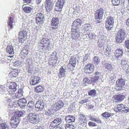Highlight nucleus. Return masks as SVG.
<instances>
[{
	"label": "nucleus",
	"mask_w": 129,
	"mask_h": 129,
	"mask_svg": "<svg viewBox=\"0 0 129 129\" xmlns=\"http://www.w3.org/2000/svg\"><path fill=\"white\" fill-rule=\"evenodd\" d=\"M32 0H23V1L25 3L29 4L30 3Z\"/></svg>",
	"instance_id": "338daca9"
},
{
	"label": "nucleus",
	"mask_w": 129,
	"mask_h": 129,
	"mask_svg": "<svg viewBox=\"0 0 129 129\" xmlns=\"http://www.w3.org/2000/svg\"><path fill=\"white\" fill-rule=\"evenodd\" d=\"M65 119L67 123L70 124L75 121V118L73 116L68 115L66 117Z\"/></svg>",
	"instance_id": "a878e982"
},
{
	"label": "nucleus",
	"mask_w": 129,
	"mask_h": 129,
	"mask_svg": "<svg viewBox=\"0 0 129 129\" xmlns=\"http://www.w3.org/2000/svg\"><path fill=\"white\" fill-rule=\"evenodd\" d=\"M117 108L119 111L122 112L126 113L127 112H129V108L122 104L118 105Z\"/></svg>",
	"instance_id": "dca6fc26"
},
{
	"label": "nucleus",
	"mask_w": 129,
	"mask_h": 129,
	"mask_svg": "<svg viewBox=\"0 0 129 129\" xmlns=\"http://www.w3.org/2000/svg\"><path fill=\"white\" fill-rule=\"evenodd\" d=\"M115 76L114 74H112L110 75V78L111 80H114L115 79Z\"/></svg>",
	"instance_id": "bf43d9fd"
},
{
	"label": "nucleus",
	"mask_w": 129,
	"mask_h": 129,
	"mask_svg": "<svg viewBox=\"0 0 129 129\" xmlns=\"http://www.w3.org/2000/svg\"><path fill=\"white\" fill-rule=\"evenodd\" d=\"M88 125L90 126H95L96 125V124L95 123L91 122H89Z\"/></svg>",
	"instance_id": "052dcab7"
},
{
	"label": "nucleus",
	"mask_w": 129,
	"mask_h": 129,
	"mask_svg": "<svg viewBox=\"0 0 129 129\" xmlns=\"http://www.w3.org/2000/svg\"><path fill=\"white\" fill-rule=\"evenodd\" d=\"M125 45L126 48L129 49V40H127L125 41Z\"/></svg>",
	"instance_id": "5fc2aeb1"
},
{
	"label": "nucleus",
	"mask_w": 129,
	"mask_h": 129,
	"mask_svg": "<svg viewBox=\"0 0 129 129\" xmlns=\"http://www.w3.org/2000/svg\"><path fill=\"white\" fill-rule=\"evenodd\" d=\"M26 33H19V37L21 36L22 38L26 39Z\"/></svg>",
	"instance_id": "09e8293b"
},
{
	"label": "nucleus",
	"mask_w": 129,
	"mask_h": 129,
	"mask_svg": "<svg viewBox=\"0 0 129 129\" xmlns=\"http://www.w3.org/2000/svg\"><path fill=\"white\" fill-rule=\"evenodd\" d=\"M28 72L29 73H32L33 72V69L32 67V66L31 65L29 64L28 65Z\"/></svg>",
	"instance_id": "8fccbe9b"
},
{
	"label": "nucleus",
	"mask_w": 129,
	"mask_h": 129,
	"mask_svg": "<svg viewBox=\"0 0 129 129\" xmlns=\"http://www.w3.org/2000/svg\"><path fill=\"white\" fill-rule=\"evenodd\" d=\"M92 62L97 67L98 66V64L99 63L100 61V59L96 56H94L93 58Z\"/></svg>",
	"instance_id": "f704fd0d"
},
{
	"label": "nucleus",
	"mask_w": 129,
	"mask_h": 129,
	"mask_svg": "<svg viewBox=\"0 0 129 129\" xmlns=\"http://www.w3.org/2000/svg\"><path fill=\"white\" fill-rule=\"evenodd\" d=\"M88 94L94 97L97 96L98 94L96 92V90L94 89H92L89 91L88 92Z\"/></svg>",
	"instance_id": "c9c22d12"
},
{
	"label": "nucleus",
	"mask_w": 129,
	"mask_h": 129,
	"mask_svg": "<svg viewBox=\"0 0 129 129\" xmlns=\"http://www.w3.org/2000/svg\"><path fill=\"white\" fill-rule=\"evenodd\" d=\"M0 129H9V126L6 124L2 123L0 125Z\"/></svg>",
	"instance_id": "a18cd8bd"
},
{
	"label": "nucleus",
	"mask_w": 129,
	"mask_h": 129,
	"mask_svg": "<svg viewBox=\"0 0 129 129\" xmlns=\"http://www.w3.org/2000/svg\"><path fill=\"white\" fill-rule=\"evenodd\" d=\"M14 19L13 18L10 16L8 18V19L7 23L8 26V27H10V29H12L13 27L14 23Z\"/></svg>",
	"instance_id": "393cba45"
},
{
	"label": "nucleus",
	"mask_w": 129,
	"mask_h": 129,
	"mask_svg": "<svg viewBox=\"0 0 129 129\" xmlns=\"http://www.w3.org/2000/svg\"><path fill=\"white\" fill-rule=\"evenodd\" d=\"M72 39H76L78 38V37L77 35L74 33L72 34Z\"/></svg>",
	"instance_id": "680f3d73"
},
{
	"label": "nucleus",
	"mask_w": 129,
	"mask_h": 129,
	"mask_svg": "<svg viewBox=\"0 0 129 129\" xmlns=\"http://www.w3.org/2000/svg\"><path fill=\"white\" fill-rule=\"evenodd\" d=\"M65 69L63 67H61L59 69V73L58 75L59 78H61L64 77L65 75Z\"/></svg>",
	"instance_id": "b1692460"
},
{
	"label": "nucleus",
	"mask_w": 129,
	"mask_h": 129,
	"mask_svg": "<svg viewBox=\"0 0 129 129\" xmlns=\"http://www.w3.org/2000/svg\"><path fill=\"white\" fill-rule=\"evenodd\" d=\"M89 102L87 101L86 100H82L81 101V104H84V105H87V104H89Z\"/></svg>",
	"instance_id": "13d9d810"
},
{
	"label": "nucleus",
	"mask_w": 129,
	"mask_h": 129,
	"mask_svg": "<svg viewBox=\"0 0 129 129\" xmlns=\"http://www.w3.org/2000/svg\"><path fill=\"white\" fill-rule=\"evenodd\" d=\"M125 96L123 94H118L116 98V100L119 101H121L124 98Z\"/></svg>",
	"instance_id": "58836bf2"
},
{
	"label": "nucleus",
	"mask_w": 129,
	"mask_h": 129,
	"mask_svg": "<svg viewBox=\"0 0 129 129\" xmlns=\"http://www.w3.org/2000/svg\"><path fill=\"white\" fill-rule=\"evenodd\" d=\"M111 50L110 48L109 47H106L104 48V54L106 56H108L110 54L109 52Z\"/></svg>",
	"instance_id": "e433bc0d"
},
{
	"label": "nucleus",
	"mask_w": 129,
	"mask_h": 129,
	"mask_svg": "<svg viewBox=\"0 0 129 129\" xmlns=\"http://www.w3.org/2000/svg\"><path fill=\"white\" fill-rule=\"evenodd\" d=\"M59 23L58 19L56 17H53L51 21V25L54 28H57Z\"/></svg>",
	"instance_id": "aec40b11"
},
{
	"label": "nucleus",
	"mask_w": 129,
	"mask_h": 129,
	"mask_svg": "<svg viewBox=\"0 0 129 129\" xmlns=\"http://www.w3.org/2000/svg\"><path fill=\"white\" fill-rule=\"evenodd\" d=\"M76 58L75 56H71L68 64V67L70 66L69 68H73L75 67L76 64Z\"/></svg>",
	"instance_id": "f8f14e48"
},
{
	"label": "nucleus",
	"mask_w": 129,
	"mask_h": 129,
	"mask_svg": "<svg viewBox=\"0 0 129 129\" xmlns=\"http://www.w3.org/2000/svg\"><path fill=\"white\" fill-rule=\"evenodd\" d=\"M125 37V33H118L117 35L116 36V41L118 43H121Z\"/></svg>",
	"instance_id": "4468645a"
},
{
	"label": "nucleus",
	"mask_w": 129,
	"mask_h": 129,
	"mask_svg": "<svg viewBox=\"0 0 129 129\" xmlns=\"http://www.w3.org/2000/svg\"><path fill=\"white\" fill-rule=\"evenodd\" d=\"M113 114L111 113L106 112L104 113H102L101 114V116L107 119L113 116Z\"/></svg>",
	"instance_id": "72a5a7b5"
},
{
	"label": "nucleus",
	"mask_w": 129,
	"mask_h": 129,
	"mask_svg": "<svg viewBox=\"0 0 129 129\" xmlns=\"http://www.w3.org/2000/svg\"><path fill=\"white\" fill-rule=\"evenodd\" d=\"M50 44V40L48 38H44L40 41L39 46L41 47L42 52L46 53L49 50Z\"/></svg>",
	"instance_id": "f257e3e1"
},
{
	"label": "nucleus",
	"mask_w": 129,
	"mask_h": 129,
	"mask_svg": "<svg viewBox=\"0 0 129 129\" xmlns=\"http://www.w3.org/2000/svg\"><path fill=\"white\" fill-rule=\"evenodd\" d=\"M90 25L89 24H84V25H82V30H84L85 29V28L89 26V25Z\"/></svg>",
	"instance_id": "4d7b16f0"
},
{
	"label": "nucleus",
	"mask_w": 129,
	"mask_h": 129,
	"mask_svg": "<svg viewBox=\"0 0 129 129\" xmlns=\"http://www.w3.org/2000/svg\"><path fill=\"white\" fill-rule=\"evenodd\" d=\"M27 118L30 123L34 124L38 123L40 120V117L38 115L32 113L29 114L27 116Z\"/></svg>",
	"instance_id": "f03ea898"
},
{
	"label": "nucleus",
	"mask_w": 129,
	"mask_h": 129,
	"mask_svg": "<svg viewBox=\"0 0 129 129\" xmlns=\"http://www.w3.org/2000/svg\"><path fill=\"white\" fill-rule=\"evenodd\" d=\"M64 105L63 102L61 100H59L55 103V110H57L60 109L63 107Z\"/></svg>",
	"instance_id": "412c9836"
},
{
	"label": "nucleus",
	"mask_w": 129,
	"mask_h": 129,
	"mask_svg": "<svg viewBox=\"0 0 129 129\" xmlns=\"http://www.w3.org/2000/svg\"><path fill=\"white\" fill-rule=\"evenodd\" d=\"M86 120L85 116L82 115H81V125L83 126L82 128H86Z\"/></svg>",
	"instance_id": "bb28decb"
},
{
	"label": "nucleus",
	"mask_w": 129,
	"mask_h": 129,
	"mask_svg": "<svg viewBox=\"0 0 129 129\" xmlns=\"http://www.w3.org/2000/svg\"><path fill=\"white\" fill-rule=\"evenodd\" d=\"M44 107V103L42 101H39L37 102L35 106L36 110L38 111L42 110Z\"/></svg>",
	"instance_id": "a211bd4d"
},
{
	"label": "nucleus",
	"mask_w": 129,
	"mask_h": 129,
	"mask_svg": "<svg viewBox=\"0 0 129 129\" xmlns=\"http://www.w3.org/2000/svg\"><path fill=\"white\" fill-rule=\"evenodd\" d=\"M91 29V27L90 25H89L88 27H87L85 28V29L84 30H82V32H86L87 31H88V32L90 31Z\"/></svg>",
	"instance_id": "603ef678"
},
{
	"label": "nucleus",
	"mask_w": 129,
	"mask_h": 129,
	"mask_svg": "<svg viewBox=\"0 0 129 129\" xmlns=\"http://www.w3.org/2000/svg\"><path fill=\"white\" fill-rule=\"evenodd\" d=\"M91 79L90 80L89 78H85L83 79V84L84 86H86L87 84L89 83L90 80H91Z\"/></svg>",
	"instance_id": "c03bdc74"
},
{
	"label": "nucleus",
	"mask_w": 129,
	"mask_h": 129,
	"mask_svg": "<svg viewBox=\"0 0 129 129\" xmlns=\"http://www.w3.org/2000/svg\"><path fill=\"white\" fill-rule=\"evenodd\" d=\"M116 84L117 89L118 90H121L124 87L125 85L124 80L122 79H118L116 81Z\"/></svg>",
	"instance_id": "9d476101"
},
{
	"label": "nucleus",
	"mask_w": 129,
	"mask_h": 129,
	"mask_svg": "<svg viewBox=\"0 0 129 129\" xmlns=\"http://www.w3.org/2000/svg\"><path fill=\"white\" fill-rule=\"evenodd\" d=\"M88 36L89 38L91 39H92L93 38L95 37L92 33H89V34H88Z\"/></svg>",
	"instance_id": "e2e57ef3"
},
{
	"label": "nucleus",
	"mask_w": 129,
	"mask_h": 129,
	"mask_svg": "<svg viewBox=\"0 0 129 129\" xmlns=\"http://www.w3.org/2000/svg\"><path fill=\"white\" fill-rule=\"evenodd\" d=\"M80 23L81 20L80 19H77L74 21L72 24L71 32H77V30L80 26Z\"/></svg>",
	"instance_id": "20e7f679"
},
{
	"label": "nucleus",
	"mask_w": 129,
	"mask_h": 129,
	"mask_svg": "<svg viewBox=\"0 0 129 129\" xmlns=\"http://www.w3.org/2000/svg\"><path fill=\"white\" fill-rule=\"evenodd\" d=\"M127 61L126 60H123L121 61V67L124 70H125L127 67Z\"/></svg>",
	"instance_id": "c85d7f7f"
},
{
	"label": "nucleus",
	"mask_w": 129,
	"mask_h": 129,
	"mask_svg": "<svg viewBox=\"0 0 129 129\" xmlns=\"http://www.w3.org/2000/svg\"><path fill=\"white\" fill-rule=\"evenodd\" d=\"M57 59L49 58L48 61L49 64L52 67L56 66Z\"/></svg>",
	"instance_id": "7c9ffc66"
},
{
	"label": "nucleus",
	"mask_w": 129,
	"mask_h": 129,
	"mask_svg": "<svg viewBox=\"0 0 129 129\" xmlns=\"http://www.w3.org/2000/svg\"><path fill=\"white\" fill-rule=\"evenodd\" d=\"M112 2L114 5H118L120 3V0H112Z\"/></svg>",
	"instance_id": "3c124183"
},
{
	"label": "nucleus",
	"mask_w": 129,
	"mask_h": 129,
	"mask_svg": "<svg viewBox=\"0 0 129 129\" xmlns=\"http://www.w3.org/2000/svg\"><path fill=\"white\" fill-rule=\"evenodd\" d=\"M23 92L22 89H19L17 92L15 94L16 97L19 98L22 96Z\"/></svg>",
	"instance_id": "4c0bfd02"
},
{
	"label": "nucleus",
	"mask_w": 129,
	"mask_h": 129,
	"mask_svg": "<svg viewBox=\"0 0 129 129\" xmlns=\"http://www.w3.org/2000/svg\"><path fill=\"white\" fill-rule=\"evenodd\" d=\"M65 128L66 129H74L75 127L72 124H68L66 125Z\"/></svg>",
	"instance_id": "de8ad7c7"
},
{
	"label": "nucleus",
	"mask_w": 129,
	"mask_h": 129,
	"mask_svg": "<svg viewBox=\"0 0 129 129\" xmlns=\"http://www.w3.org/2000/svg\"><path fill=\"white\" fill-rule=\"evenodd\" d=\"M94 66L92 64H88L86 65L84 68V71L88 73H91L94 70Z\"/></svg>",
	"instance_id": "2eb2a0df"
},
{
	"label": "nucleus",
	"mask_w": 129,
	"mask_h": 129,
	"mask_svg": "<svg viewBox=\"0 0 129 129\" xmlns=\"http://www.w3.org/2000/svg\"><path fill=\"white\" fill-rule=\"evenodd\" d=\"M56 53L55 51L53 52L52 53L51 57L50 58L54 59H58L57 57L56 56Z\"/></svg>",
	"instance_id": "49530a36"
},
{
	"label": "nucleus",
	"mask_w": 129,
	"mask_h": 129,
	"mask_svg": "<svg viewBox=\"0 0 129 129\" xmlns=\"http://www.w3.org/2000/svg\"><path fill=\"white\" fill-rule=\"evenodd\" d=\"M27 101L24 98L20 99L18 102V104L22 108H23L26 105Z\"/></svg>",
	"instance_id": "5701e85b"
},
{
	"label": "nucleus",
	"mask_w": 129,
	"mask_h": 129,
	"mask_svg": "<svg viewBox=\"0 0 129 129\" xmlns=\"http://www.w3.org/2000/svg\"><path fill=\"white\" fill-rule=\"evenodd\" d=\"M99 78V77L98 76H94V78L91 79V81H93L94 82H96L98 81Z\"/></svg>",
	"instance_id": "6e6d98bb"
},
{
	"label": "nucleus",
	"mask_w": 129,
	"mask_h": 129,
	"mask_svg": "<svg viewBox=\"0 0 129 129\" xmlns=\"http://www.w3.org/2000/svg\"><path fill=\"white\" fill-rule=\"evenodd\" d=\"M27 106L30 109H33L35 106V104L33 101H31L28 102Z\"/></svg>",
	"instance_id": "a19ab883"
},
{
	"label": "nucleus",
	"mask_w": 129,
	"mask_h": 129,
	"mask_svg": "<svg viewBox=\"0 0 129 129\" xmlns=\"http://www.w3.org/2000/svg\"><path fill=\"white\" fill-rule=\"evenodd\" d=\"M18 39L19 42L20 43H23L26 39H25L22 38V37H21V36L19 37Z\"/></svg>",
	"instance_id": "864d4df0"
},
{
	"label": "nucleus",
	"mask_w": 129,
	"mask_h": 129,
	"mask_svg": "<svg viewBox=\"0 0 129 129\" xmlns=\"http://www.w3.org/2000/svg\"><path fill=\"white\" fill-rule=\"evenodd\" d=\"M105 40L102 38H99L98 42V46L99 47H102L104 43Z\"/></svg>",
	"instance_id": "79ce46f5"
},
{
	"label": "nucleus",
	"mask_w": 129,
	"mask_h": 129,
	"mask_svg": "<svg viewBox=\"0 0 129 129\" xmlns=\"http://www.w3.org/2000/svg\"><path fill=\"white\" fill-rule=\"evenodd\" d=\"M104 10L103 8H101L96 11V12L95 13V19H99V20H95L97 23L100 22V20L102 19L103 15L104 13Z\"/></svg>",
	"instance_id": "7ed1b4c3"
},
{
	"label": "nucleus",
	"mask_w": 129,
	"mask_h": 129,
	"mask_svg": "<svg viewBox=\"0 0 129 129\" xmlns=\"http://www.w3.org/2000/svg\"><path fill=\"white\" fill-rule=\"evenodd\" d=\"M17 85L14 82H11L7 89V91L10 94H12L15 93L16 90Z\"/></svg>",
	"instance_id": "39448f33"
},
{
	"label": "nucleus",
	"mask_w": 129,
	"mask_h": 129,
	"mask_svg": "<svg viewBox=\"0 0 129 129\" xmlns=\"http://www.w3.org/2000/svg\"><path fill=\"white\" fill-rule=\"evenodd\" d=\"M40 77L37 76H34L31 77L30 81L31 85H35L39 83L40 80Z\"/></svg>",
	"instance_id": "ddd939ff"
},
{
	"label": "nucleus",
	"mask_w": 129,
	"mask_h": 129,
	"mask_svg": "<svg viewBox=\"0 0 129 129\" xmlns=\"http://www.w3.org/2000/svg\"><path fill=\"white\" fill-rule=\"evenodd\" d=\"M101 75L100 73L98 72H96L95 74V76H98L99 77V76Z\"/></svg>",
	"instance_id": "774afa93"
},
{
	"label": "nucleus",
	"mask_w": 129,
	"mask_h": 129,
	"mask_svg": "<svg viewBox=\"0 0 129 129\" xmlns=\"http://www.w3.org/2000/svg\"><path fill=\"white\" fill-rule=\"evenodd\" d=\"M28 53V51L27 49H23L21 52V54L23 56V57H26Z\"/></svg>",
	"instance_id": "37998d69"
},
{
	"label": "nucleus",
	"mask_w": 129,
	"mask_h": 129,
	"mask_svg": "<svg viewBox=\"0 0 129 129\" xmlns=\"http://www.w3.org/2000/svg\"><path fill=\"white\" fill-rule=\"evenodd\" d=\"M10 121V125L12 127H16L19 122V118L14 115L11 117Z\"/></svg>",
	"instance_id": "1a4fd4ad"
},
{
	"label": "nucleus",
	"mask_w": 129,
	"mask_h": 129,
	"mask_svg": "<svg viewBox=\"0 0 129 129\" xmlns=\"http://www.w3.org/2000/svg\"><path fill=\"white\" fill-rule=\"evenodd\" d=\"M62 122V120L60 118H56L51 122L49 126V128L50 129H53L55 127L60 124Z\"/></svg>",
	"instance_id": "6e6552de"
},
{
	"label": "nucleus",
	"mask_w": 129,
	"mask_h": 129,
	"mask_svg": "<svg viewBox=\"0 0 129 129\" xmlns=\"http://www.w3.org/2000/svg\"><path fill=\"white\" fill-rule=\"evenodd\" d=\"M24 5H23L22 8L23 11L25 13H31L33 10V8L29 6H25L23 7Z\"/></svg>",
	"instance_id": "473e14b6"
},
{
	"label": "nucleus",
	"mask_w": 129,
	"mask_h": 129,
	"mask_svg": "<svg viewBox=\"0 0 129 129\" xmlns=\"http://www.w3.org/2000/svg\"><path fill=\"white\" fill-rule=\"evenodd\" d=\"M114 19L112 17H108L107 19L106 23V27L109 30H111L113 26Z\"/></svg>",
	"instance_id": "423d86ee"
},
{
	"label": "nucleus",
	"mask_w": 129,
	"mask_h": 129,
	"mask_svg": "<svg viewBox=\"0 0 129 129\" xmlns=\"http://www.w3.org/2000/svg\"><path fill=\"white\" fill-rule=\"evenodd\" d=\"M45 7L46 10L48 12L51 11L52 9L53 4L51 0H46Z\"/></svg>",
	"instance_id": "f3484780"
},
{
	"label": "nucleus",
	"mask_w": 129,
	"mask_h": 129,
	"mask_svg": "<svg viewBox=\"0 0 129 129\" xmlns=\"http://www.w3.org/2000/svg\"><path fill=\"white\" fill-rule=\"evenodd\" d=\"M6 50L7 52L10 54H12L14 53L13 48L11 45H7Z\"/></svg>",
	"instance_id": "c756f323"
},
{
	"label": "nucleus",
	"mask_w": 129,
	"mask_h": 129,
	"mask_svg": "<svg viewBox=\"0 0 129 129\" xmlns=\"http://www.w3.org/2000/svg\"><path fill=\"white\" fill-rule=\"evenodd\" d=\"M44 18V15L41 13H37L36 16V22L38 24H40L41 22H42Z\"/></svg>",
	"instance_id": "9b49d317"
},
{
	"label": "nucleus",
	"mask_w": 129,
	"mask_h": 129,
	"mask_svg": "<svg viewBox=\"0 0 129 129\" xmlns=\"http://www.w3.org/2000/svg\"><path fill=\"white\" fill-rule=\"evenodd\" d=\"M45 113L46 115L49 116L52 113L50 110H48Z\"/></svg>",
	"instance_id": "0e129e2a"
},
{
	"label": "nucleus",
	"mask_w": 129,
	"mask_h": 129,
	"mask_svg": "<svg viewBox=\"0 0 129 129\" xmlns=\"http://www.w3.org/2000/svg\"><path fill=\"white\" fill-rule=\"evenodd\" d=\"M95 122L97 123H100L101 122V121L99 118H95Z\"/></svg>",
	"instance_id": "69168bd1"
},
{
	"label": "nucleus",
	"mask_w": 129,
	"mask_h": 129,
	"mask_svg": "<svg viewBox=\"0 0 129 129\" xmlns=\"http://www.w3.org/2000/svg\"><path fill=\"white\" fill-rule=\"evenodd\" d=\"M105 68L107 69L109 71H111L113 70V68L111 64L109 63H105L104 64Z\"/></svg>",
	"instance_id": "ea45409f"
},
{
	"label": "nucleus",
	"mask_w": 129,
	"mask_h": 129,
	"mask_svg": "<svg viewBox=\"0 0 129 129\" xmlns=\"http://www.w3.org/2000/svg\"><path fill=\"white\" fill-rule=\"evenodd\" d=\"M14 113V116L16 117L17 118L22 117L23 116L24 113L23 112L21 111H17L15 112H14L13 111H11L9 112V115H11Z\"/></svg>",
	"instance_id": "4be33fe9"
},
{
	"label": "nucleus",
	"mask_w": 129,
	"mask_h": 129,
	"mask_svg": "<svg viewBox=\"0 0 129 129\" xmlns=\"http://www.w3.org/2000/svg\"><path fill=\"white\" fill-rule=\"evenodd\" d=\"M64 3L65 0H58L56 3L55 10L57 12L61 11Z\"/></svg>",
	"instance_id": "0eeeda50"
},
{
	"label": "nucleus",
	"mask_w": 129,
	"mask_h": 129,
	"mask_svg": "<svg viewBox=\"0 0 129 129\" xmlns=\"http://www.w3.org/2000/svg\"><path fill=\"white\" fill-rule=\"evenodd\" d=\"M18 75V70L16 69L13 70L9 73V75L11 77H16Z\"/></svg>",
	"instance_id": "2f4dec72"
},
{
	"label": "nucleus",
	"mask_w": 129,
	"mask_h": 129,
	"mask_svg": "<svg viewBox=\"0 0 129 129\" xmlns=\"http://www.w3.org/2000/svg\"><path fill=\"white\" fill-rule=\"evenodd\" d=\"M44 87L41 85H39L34 88V91L37 93H41L43 91Z\"/></svg>",
	"instance_id": "cd10ccee"
},
{
	"label": "nucleus",
	"mask_w": 129,
	"mask_h": 129,
	"mask_svg": "<svg viewBox=\"0 0 129 129\" xmlns=\"http://www.w3.org/2000/svg\"><path fill=\"white\" fill-rule=\"evenodd\" d=\"M123 50L121 49H117L115 51V53H114V55L113 56L114 59L117 58L118 57H121L123 54Z\"/></svg>",
	"instance_id": "6ab92c4d"
}]
</instances>
